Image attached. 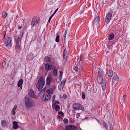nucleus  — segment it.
<instances>
[{"instance_id": "f257e3e1", "label": "nucleus", "mask_w": 130, "mask_h": 130, "mask_svg": "<svg viewBox=\"0 0 130 130\" xmlns=\"http://www.w3.org/2000/svg\"><path fill=\"white\" fill-rule=\"evenodd\" d=\"M44 84L45 81L44 80V77L42 76L39 78L36 85V87L39 91L41 90Z\"/></svg>"}, {"instance_id": "f03ea898", "label": "nucleus", "mask_w": 130, "mask_h": 130, "mask_svg": "<svg viewBox=\"0 0 130 130\" xmlns=\"http://www.w3.org/2000/svg\"><path fill=\"white\" fill-rule=\"evenodd\" d=\"M26 106L27 108L34 107L35 105V102L30 98H28L25 103Z\"/></svg>"}, {"instance_id": "7ed1b4c3", "label": "nucleus", "mask_w": 130, "mask_h": 130, "mask_svg": "<svg viewBox=\"0 0 130 130\" xmlns=\"http://www.w3.org/2000/svg\"><path fill=\"white\" fill-rule=\"evenodd\" d=\"M112 13V11L110 10L106 14L105 18V22L106 24H107L109 22L111 19Z\"/></svg>"}, {"instance_id": "20e7f679", "label": "nucleus", "mask_w": 130, "mask_h": 130, "mask_svg": "<svg viewBox=\"0 0 130 130\" xmlns=\"http://www.w3.org/2000/svg\"><path fill=\"white\" fill-rule=\"evenodd\" d=\"M11 40L10 38H7L6 40L5 44L8 50H10L11 48L12 44Z\"/></svg>"}, {"instance_id": "39448f33", "label": "nucleus", "mask_w": 130, "mask_h": 130, "mask_svg": "<svg viewBox=\"0 0 130 130\" xmlns=\"http://www.w3.org/2000/svg\"><path fill=\"white\" fill-rule=\"evenodd\" d=\"M40 18L39 17H34L31 22L32 27L36 26L37 24L39 22Z\"/></svg>"}, {"instance_id": "423d86ee", "label": "nucleus", "mask_w": 130, "mask_h": 130, "mask_svg": "<svg viewBox=\"0 0 130 130\" xmlns=\"http://www.w3.org/2000/svg\"><path fill=\"white\" fill-rule=\"evenodd\" d=\"M51 96L49 94H44L41 98V100L43 101H47L49 100L51 98Z\"/></svg>"}, {"instance_id": "0eeeda50", "label": "nucleus", "mask_w": 130, "mask_h": 130, "mask_svg": "<svg viewBox=\"0 0 130 130\" xmlns=\"http://www.w3.org/2000/svg\"><path fill=\"white\" fill-rule=\"evenodd\" d=\"M65 130H77V128L74 125H68L65 127Z\"/></svg>"}, {"instance_id": "6e6552de", "label": "nucleus", "mask_w": 130, "mask_h": 130, "mask_svg": "<svg viewBox=\"0 0 130 130\" xmlns=\"http://www.w3.org/2000/svg\"><path fill=\"white\" fill-rule=\"evenodd\" d=\"M52 78V77L50 75L48 76L46 78V84L47 85H50Z\"/></svg>"}, {"instance_id": "1a4fd4ad", "label": "nucleus", "mask_w": 130, "mask_h": 130, "mask_svg": "<svg viewBox=\"0 0 130 130\" xmlns=\"http://www.w3.org/2000/svg\"><path fill=\"white\" fill-rule=\"evenodd\" d=\"M80 104L77 103H75L73 104V107L74 109V110H78L79 108Z\"/></svg>"}, {"instance_id": "9d476101", "label": "nucleus", "mask_w": 130, "mask_h": 130, "mask_svg": "<svg viewBox=\"0 0 130 130\" xmlns=\"http://www.w3.org/2000/svg\"><path fill=\"white\" fill-rule=\"evenodd\" d=\"M45 67L46 70L49 71L52 69L53 67L51 65H49L48 63H46L45 66Z\"/></svg>"}, {"instance_id": "9b49d317", "label": "nucleus", "mask_w": 130, "mask_h": 130, "mask_svg": "<svg viewBox=\"0 0 130 130\" xmlns=\"http://www.w3.org/2000/svg\"><path fill=\"white\" fill-rule=\"evenodd\" d=\"M45 61L46 62L49 61L52 63H54V61L51 57H46L44 59Z\"/></svg>"}, {"instance_id": "f8f14e48", "label": "nucleus", "mask_w": 130, "mask_h": 130, "mask_svg": "<svg viewBox=\"0 0 130 130\" xmlns=\"http://www.w3.org/2000/svg\"><path fill=\"white\" fill-rule=\"evenodd\" d=\"M100 21V18L99 16H98L94 19L93 21L94 25H97Z\"/></svg>"}, {"instance_id": "ddd939ff", "label": "nucleus", "mask_w": 130, "mask_h": 130, "mask_svg": "<svg viewBox=\"0 0 130 130\" xmlns=\"http://www.w3.org/2000/svg\"><path fill=\"white\" fill-rule=\"evenodd\" d=\"M29 94L30 97L32 98H35L36 96L34 94V92L32 89L30 90L29 93Z\"/></svg>"}, {"instance_id": "4468645a", "label": "nucleus", "mask_w": 130, "mask_h": 130, "mask_svg": "<svg viewBox=\"0 0 130 130\" xmlns=\"http://www.w3.org/2000/svg\"><path fill=\"white\" fill-rule=\"evenodd\" d=\"M19 127L18 125V123L16 121H14L13 122V129H16L19 128Z\"/></svg>"}, {"instance_id": "2eb2a0df", "label": "nucleus", "mask_w": 130, "mask_h": 130, "mask_svg": "<svg viewBox=\"0 0 130 130\" xmlns=\"http://www.w3.org/2000/svg\"><path fill=\"white\" fill-rule=\"evenodd\" d=\"M14 39L15 42L17 44H18L20 42V37L18 35H15L14 36Z\"/></svg>"}, {"instance_id": "dca6fc26", "label": "nucleus", "mask_w": 130, "mask_h": 130, "mask_svg": "<svg viewBox=\"0 0 130 130\" xmlns=\"http://www.w3.org/2000/svg\"><path fill=\"white\" fill-rule=\"evenodd\" d=\"M113 74V72L112 70H110L107 72L108 76L109 77H111Z\"/></svg>"}, {"instance_id": "f3484780", "label": "nucleus", "mask_w": 130, "mask_h": 130, "mask_svg": "<svg viewBox=\"0 0 130 130\" xmlns=\"http://www.w3.org/2000/svg\"><path fill=\"white\" fill-rule=\"evenodd\" d=\"M15 47L17 51L19 52L22 50L21 46L18 44L16 45Z\"/></svg>"}, {"instance_id": "a211bd4d", "label": "nucleus", "mask_w": 130, "mask_h": 130, "mask_svg": "<svg viewBox=\"0 0 130 130\" xmlns=\"http://www.w3.org/2000/svg\"><path fill=\"white\" fill-rule=\"evenodd\" d=\"M1 124L2 126L5 127L7 126L6 122L4 120H2L1 121Z\"/></svg>"}, {"instance_id": "6ab92c4d", "label": "nucleus", "mask_w": 130, "mask_h": 130, "mask_svg": "<svg viewBox=\"0 0 130 130\" xmlns=\"http://www.w3.org/2000/svg\"><path fill=\"white\" fill-rule=\"evenodd\" d=\"M17 107L16 105H14V107L13 108V109L12 111V114L13 115L15 114V110L17 108Z\"/></svg>"}, {"instance_id": "aec40b11", "label": "nucleus", "mask_w": 130, "mask_h": 130, "mask_svg": "<svg viewBox=\"0 0 130 130\" xmlns=\"http://www.w3.org/2000/svg\"><path fill=\"white\" fill-rule=\"evenodd\" d=\"M23 80L22 79L18 81V87H19L23 84Z\"/></svg>"}, {"instance_id": "412c9836", "label": "nucleus", "mask_w": 130, "mask_h": 130, "mask_svg": "<svg viewBox=\"0 0 130 130\" xmlns=\"http://www.w3.org/2000/svg\"><path fill=\"white\" fill-rule=\"evenodd\" d=\"M114 37V35L113 33H111V34L109 36L108 40H112Z\"/></svg>"}, {"instance_id": "4be33fe9", "label": "nucleus", "mask_w": 130, "mask_h": 130, "mask_svg": "<svg viewBox=\"0 0 130 130\" xmlns=\"http://www.w3.org/2000/svg\"><path fill=\"white\" fill-rule=\"evenodd\" d=\"M102 81L103 78L102 77H99V78L98 80V83L99 84H101L102 83Z\"/></svg>"}, {"instance_id": "5701e85b", "label": "nucleus", "mask_w": 130, "mask_h": 130, "mask_svg": "<svg viewBox=\"0 0 130 130\" xmlns=\"http://www.w3.org/2000/svg\"><path fill=\"white\" fill-rule=\"evenodd\" d=\"M126 97V95H124L121 98V102L122 103H123L124 102Z\"/></svg>"}, {"instance_id": "b1692460", "label": "nucleus", "mask_w": 130, "mask_h": 130, "mask_svg": "<svg viewBox=\"0 0 130 130\" xmlns=\"http://www.w3.org/2000/svg\"><path fill=\"white\" fill-rule=\"evenodd\" d=\"M2 15L3 18H5L7 15V13L5 11H4L2 13Z\"/></svg>"}, {"instance_id": "393cba45", "label": "nucleus", "mask_w": 130, "mask_h": 130, "mask_svg": "<svg viewBox=\"0 0 130 130\" xmlns=\"http://www.w3.org/2000/svg\"><path fill=\"white\" fill-rule=\"evenodd\" d=\"M67 52V51L66 50V48L64 49L63 53V57H67L68 55Z\"/></svg>"}, {"instance_id": "a878e982", "label": "nucleus", "mask_w": 130, "mask_h": 130, "mask_svg": "<svg viewBox=\"0 0 130 130\" xmlns=\"http://www.w3.org/2000/svg\"><path fill=\"white\" fill-rule=\"evenodd\" d=\"M53 75L54 76H56L57 75V70L56 68H54L53 69Z\"/></svg>"}, {"instance_id": "bb28decb", "label": "nucleus", "mask_w": 130, "mask_h": 130, "mask_svg": "<svg viewBox=\"0 0 130 130\" xmlns=\"http://www.w3.org/2000/svg\"><path fill=\"white\" fill-rule=\"evenodd\" d=\"M49 94L53 93V90L52 89H49L46 91Z\"/></svg>"}, {"instance_id": "cd10ccee", "label": "nucleus", "mask_w": 130, "mask_h": 130, "mask_svg": "<svg viewBox=\"0 0 130 130\" xmlns=\"http://www.w3.org/2000/svg\"><path fill=\"white\" fill-rule=\"evenodd\" d=\"M78 109L81 110L83 111H84L85 110L83 106L80 104V105L79 106V108H78Z\"/></svg>"}, {"instance_id": "c85d7f7f", "label": "nucleus", "mask_w": 130, "mask_h": 130, "mask_svg": "<svg viewBox=\"0 0 130 130\" xmlns=\"http://www.w3.org/2000/svg\"><path fill=\"white\" fill-rule=\"evenodd\" d=\"M60 107L59 105H56V106L55 107V109L56 111H59L60 109Z\"/></svg>"}, {"instance_id": "c756f323", "label": "nucleus", "mask_w": 130, "mask_h": 130, "mask_svg": "<svg viewBox=\"0 0 130 130\" xmlns=\"http://www.w3.org/2000/svg\"><path fill=\"white\" fill-rule=\"evenodd\" d=\"M77 61L78 62H81L82 63V61L83 60V57H77Z\"/></svg>"}, {"instance_id": "7c9ffc66", "label": "nucleus", "mask_w": 130, "mask_h": 130, "mask_svg": "<svg viewBox=\"0 0 130 130\" xmlns=\"http://www.w3.org/2000/svg\"><path fill=\"white\" fill-rule=\"evenodd\" d=\"M59 38L60 37L59 35L57 36L56 38L55 41L57 42H58L59 41Z\"/></svg>"}, {"instance_id": "2f4dec72", "label": "nucleus", "mask_w": 130, "mask_h": 130, "mask_svg": "<svg viewBox=\"0 0 130 130\" xmlns=\"http://www.w3.org/2000/svg\"><path fill=\"white\" fill-rule=\"evenodd\" d=\"M113 78L114 80H119V77L117 75H115L113 77Z\"/></svg>"}, {"instance_id": "473e14b6", "label": "nucleus", "mask_w": 130, "mask_h": 130, "mask_svg": "<svg viewBox=\"0 0 130 130\" xmlns=\"http://www.w3.org/2000/svg\"><path fill=\"white\" fill-rule=\"evenodd\" d=\"M82 98L83 99H84L85 98V93L84 92H83L82 95Z\"/></svg>"}, {"instance_id": "72a5a7b5", "label": "nucleus", "mask_w": 130, "mask_h": 130, "mask_svg": "<svg viewBox=\"0 0 130 130\" xmlns=\"http://www.w3.org/2000/svg\"><path fill=\"white\" fill-rule=\"evenodd\" d=\"M66 82V80L65 79H64L61 82V83H60L61 84L63 85V86L64 85V84Z\"/></svg>"}, {"instance_id": "f704fd0d", "label": "nucleus", "mask_w": 130, "mask_h": 130, "mask_svg": "<svg viewBox=\"0 0 130 130\" xmlns=\"http://www.w3.org/2000/svg\"><path fill=\"white\" fill-rule=\"evenodd\" d=\"M126 117L127 120L129 122L130 121V116L128 114H127Z\"/></svg>"}, {"instance_id": "c9c22d12", "label": "nucleus", "mask_w": 130, "mask_h": 130, "mask_svg": "<svg viewBox=\"0 0 130 130\" xmlns=\"http://www.w3.org/2000/svg\"><path fill=\"white\" fill-rule=\"evenodd\" d=\"M101 86L102 87V89L103 90H105L106 88V85H103V84H102Z\"/></svg>"}, {"instance_id": "e433bc0d", "label": "nucleus", "mask_w": 130, "mask_h": 130, "mask_svg": "<svg viewBox=\"0 0 130 130\" xmlns=\"http://www.w3.org/2000/svg\"><path fill=\"white\" fill-rule=\"evenodd\" d=\"M67 57H63V61L64 63H65L67 61Z\"/></svg>"}, {"instance_id": "4c0bfd02", "label": "nucleus", "mask_w": 130, "mask_h": 130, "mask_svg": "<svg viewBox=\"0 0 130 130\" xmlns=\"http://www.w3.org/2000/svg\"><path fill=\"white\" fill-rule=\"evenodd\" d=\"M78 67L77 66H76L75 67H74L73 68V69L74 70H75V71H78Z\"/></svg>"}, {"instance_id": "58836bf2", "label": "nucleus", "mask_w": 130, "mask_h": 130, "mask_svg": "<svg viewBox=\"0 0 130 130\" xmlns=\"http://www.w3.org/2000/svg\"><path fill=\"white\" fill-rule=\"evenodd\" d=\"M33 54L32 53H29L28 54V56L29 57H32L33 56Z\"/></svg>"}, {"instance_id": "ea45409f", "label": "nucleus", "mask_w": 130, "mask_h": 130, "mask_svg": "<svg viewBox=\"0 0 130 130\" xmlns=\"http://www.w3.org/2000/svg\"><path fill=\"white\" fill-rule=\"evenodd\" d=\"M98 74L99 77H102V73H101V72L100 71H98Z\"/></svg>"}, {"instance_id": "a19ab883", "label": "nucleus", "mask_w": 130, "mask_h": 130, "mask_svg": "<svg viewBox=\"0 0 130 130\" xmlns=\"http://www.w3.org/2000/svg\"><path fill=\"white\" fill-rule=\"evenodd\" d=\"M63 121L64 123H66L68 122V120L67 119L64 118L63 120Z\"/></svg>"}, {"instance_id": "79ce46f5", "label": "nucleus", "mask_w": 130, "mask_h": 130, "mask_svg": "<svg viewBox=\"0 0 130 130\" xmlns=\"http://www.w3.org/2000/svg\"><path fill=\"white\" fill-rule=\"evenodd\" d=\"M106 80L105 79H104L103 81V85H106Z\"/></svg>"}, {"instance_id": "37998d69", "label": "nucleus", "mask_w": 130, "mask_h": 130, "mask_svg": "<svg viewBox=\"0 0 130 130\" xmlns=\"http://www.w3.org/2000/svg\"><path fill=\"white\" fill-rule=\"evenodd\" d=\"M62 74H63L62 71H61L60 72V74L59 75V77H60V78H62Z\"/></svg>"}, {"instance_id": "c03bdc74", "label": "nucleus", "mask_w": 130, "mask_h": 130, "mask_svg": "<svg viewBox=\"0 0 130 130\" xmlns=\"http://www.w3.org/2000/svg\"><path fill=\"white\" fill-rule=\"evenodd\" d=\"M84 13L85 14L86 13L83 10L81 12V13H80V14L81 16H83V14Z\"/></svg>"}, {"instance_id": "a18cd8bd", "label": "nucleus", "mask_w": 130, "mask_h": 130, "mask_svg": "<svg viewBox=\"0 0 130 130\" xmlns=\"http://www.w3.org/2000/svg\"><path fill=\"white\" fill-rule=\"evenodd\" d=\"M6 62L4 61V62H3L2 63V65L3 67H5V66L6 65Z\"/></svg>"}, {"instance_id": "49530a36", "label": "nucleus", "mask_w": 130, "mask_h": 130, "mask_svg": "<svg viewBox=\"0 0 130 130\" xmlns=\"http://www.w3.org/2000/svg\"><path fill=\"white\" fill-rule=\"evenodd\" d=\"M64 86H63V85H62L60 84L59 87V88L60 89H62L63 87Z\"/></svg>"}, {"instance_id": "de8ad7c7", "label": "nucleus", "mask_w": 130, "mask_h": 130, "mask_svg": "<svg viewBox=\"0 0 130 130\" xmlns=\"http://www.w3.org/2000/svg\"><path fill=\"white\" fill-rule=\"evenodd\" d=\"M80 116V115L79 114V113H77L76 114V118L78 119V118Z\"/></svg>"}, {"instance_id": "09e8293b", "label": "nucleus", "mask_w": 130, "mask_h": 130, "mask_svg": "<svg viewBox=\"0 0 130 130\" xmlns=\"http://www.w3.org/2000/svg\"><path fill=\"white\" fill-rule=\"evenodd\" d=\"M56 105L55 103H54L53 102L52 104V107L53 108H54L55 107V106H56Z\"/></svg>"}, {"instance_id": "8fccbe9b", "label": "nucleus", "mask_w": 130, "mask_h": 130, "mask_svg": "<svg viewBox=\"0 0 130 130\" xmlns=\"http://www.w3.org/2000/svg\"><path fill=\"white\" fill-rule=\"evenodd\" d=\"M57 118L60 121H62V118L60 116H58L57 117Z\"/></svg>"}, {"instance_id": "3c124183", "label": "nucleus", "mask_w": 130, "mask_h": 130, "mask_svg": "<svg viewBox=\"0 0 130 130\" xmlns=\"http://www.w3.org/2000/svg\"><path fill=\"white\" fill-rule=\"evenodd\" d=\"M58 113L59 114H60L61 115H64V114L63 113L62 111H60L58 112Z\"/></svg>"}, {"instance_id": "603ef678", "label": "nucleus", "mask_w": 130, "mask_h": 130, "mask_svg": "<svg viewBox=\"0 0 130 130\" xmlns=\"http://www.w3.org/2000/svg\"><path fill=\"white\" fill-rule=\"evenodd\" d=\"M3 33L4 34V38H5V36L6 35V31H4L3 32Z\"/></svg>"}, {"instance_id": "864d4df0", "label": "nucleus", "mask_w": 130, "mask_h": 130, "mask_svg": "<svg viewBox=\"0 0 130 130\" xmlns=\"http://www.w3.org/2000/svg\"><path fill=\"white\" fill-rule=\"evenodd\" d=\"M52 18V17H51V16L49 18V19L48 20V23H50L51 21V19Z\"/></svg>"}, {"instance_id": "5fc2aeb1", "label": "nucleus", "mask_w": 130, "mask_h": 130, "mask_svg": "<svg viewBox=\"0 0 130 130\" xmlns=\"http://www.w3.org/2000/svg\"><path fill=\"white\" fill-rule=\"evenodd\" d=\"M22 26L19 25L18 26V28L19 29H21L22 28Z\"/></svg>"}, {"instance_id": "6e6d98bb", "label": "nucleus", "mask_w": 130, "mask_h": 130, "mask_svg": "<svg viewBox=\"0 0 130 130\" xmlns=\"http://www.w3.org/2000/svg\"><path fill=\"white\" fill-rule=\"evenodd\" d=\"M55 95H54L53 96V102L55 100Z\"/></svg>"}, {"instance_id": "4d7b16f0", "label": "nucleus", "mask_w": 130, "mask_h": 130, "mask_svg": "<svg viewBox=\"0 0 130 130\" xmlns=\"http://www.w3.org/2000/svg\"><path fill=\"white\" fill-rule=\"evenodd\" d=\"M66 37H64V43L65 44L66 43Z\"/></svg>"}, {"instance_id": "13d9d810", "label": "nucleus", "mask_w": 130, "mask_h": 130, "mask_svg": "<svg viewBox=\"0 0 130 130\" xmlns=\"http://www.w3.org/2000/svg\"><path fill=\"white\" fill-rule=\"evenodd\" d=\"M103 124L105 126V127L106 128H107V126H106V123L104 122L103 123Z\"/></svg>"}, {"instance_id": "bf43d9fd", "label": "nucleus", "mask_w": 130, "mask_h": 130, "mask_svg": "<svg viewBox=\"0 0 130 130\" xmlns=\"http://www.w3.org/2000/svg\"><path fill=\"white\" fill-rule=\"evenodd\" d=\"M67 30H66L65 32L64 33V37H66V34H67Z\"/></svg>"}, {"instance_id": "052dcab7", "label": "nucleus", "mask_w": 130, "mask_h": 130, "mask_svg": "<svg viewBox=\"0 0 130 130\" xmlns=\"http://www.w3.org/2000/svg\"><path fill=\"white\" fill-rule=\"evenodd\" d=\"M55 104H56V103L58 104L59 103V102L58 101L56 100L55 101Z\"/></svg>"}, {"instance_id": "680f3d73", "label": "nucleus", "mask_w": 130, "mask_h": 130, "mask_svg": "<svg viewBox=\"0 0 130 130\" xmlns=\"http://www.w3.org/2000/svg\"><path fill=\"white\" fill-rule=\"evenodd\" d=\"M63 98L64 99L66 98L67 97H66V95H63Z\"/></svg>"}, {"instance_id": "e2e57ef3", "label": "nucleus", "mask_w": 130, "mask_h": 130, "mask_svg": "<svg viewBox=\"0 0 130 130\" xmlns=\"http://www.w3.org/2000/svg\"><path fill=\"white\" fill-rule=\"evenodd\" d=\"M58 8H57L56 10H55V11H54V12H55V13L56 12H57V11H58Z\"/></svg>"}, {"instance_id": "0e129e2a", "label": "nucleus", "mask_w": 130, "mask_h": 130, "mask_svg": "<svg viewBox=\"0 0 130 130\" xmlns=\"http://www.w3.org/2000/svg\"><path fill=\"white\" fill-rule=\"evenodd\" d=\"M55 13L54 12V13L52 14V15L51 16L52 17Z\"/></svg>"}, {"instance_id": "69168bd1", "label": "nucleus", "mask_w": 130, "mask_h": 130, "mask_svg": "<svg viewBox=\"0 0 130 130\" xmlns=\"http://www.w3.org/2000/svg\"><path fill=\"white\" fill-rule=\"evenodd\" d=\"M112 125H110V129H111V128L112 127Z\"/></svg>"}, {"instance_id": "338daca9", "label": "nucleus", "mask_w": 130, "mask_h": 130, "mask_svg": "<svg viewBox=\"0 0 130 130\" xmlns=\"http://www.w3.org/2000/svg\"><path fill=\"white\" fill-rule=\"evenodd\" d=\"M55 88V86H53V88Z\"/></svg>"}, {"instance_id": "774afa93", "label": "nucleus", "mask_w": 130, "mask_h": 130, "mask_svg": "<svg viewBox=\"0 0 130 130\" xmlns=\"http://www.w3.org/2000/svg\"><path fill=\"white\" fill-rule=\"evenodd\" d=\"M116 35H118V32H116Z\"/></svg>"}]
</instances>
